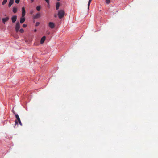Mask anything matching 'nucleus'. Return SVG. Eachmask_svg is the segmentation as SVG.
Listing matches in <instances>:
<instances>
[{
    "mask_svg": "<svg viewBox=\"0 0 158 158\" xmlns=\"http://www.w3.org/2000/svg\"><path fill=\"white\" fill-rule=\"evenodd\" d=\"M33 11H31L30 13L31 14L33 13Z\"/></svg>",
    "mask_w": 158,
    "mask_h": 158,
    "instance_id": "obj_27",
    "label": "nucleus"
},
{
    "mask_svg": "<svg viewBox=\"0 0 158 158\" xmlns=\"http://www.w3.org/2000/svg\"><path fill=\"white\" fill-rule=\"evenodd\" d=\"M27 26V25L26 24H24L23 25V27L24 28L26 27Z\"/></svg>",
    "mask_w": 158,
    "mask_h": 158,
    "instance_id": "obj_22",
    "label": "nucleus"
},
{
    "mask_svg": "<svg viewBox=\"0 0 158 158\" xmlns=\"http://www.w3.org/2000/svg\"><path fill=\"white\" fill-rule=\"evenodd\" d=\"M20 1V0H15V3L17 4H18L19 3Z\"/></svg>",
    "mask_w": 158,
    "mask_h": 158,
    "instance_id": "obj_21",
    "label": "nucleus"
},
{
    "mask_svg": "<svg viewBox=\"0 0 158 158\" xmlns=\"http://www.w3.org/2000/svg\"><path fill=\"white\" fill-rule=\"evenodd\" d=\"M49 27L51 29L54 28L55 26V24L52 22H50L48 23Z\"/></svg>",
    "mask_w": 158,
    "mask_h": 158,
    "instance_id": "obj_5",
    "label": "nucleus"
},
{
    "mask_svg": "<svg viewBox=\"0 0 158 158\" xmlns=\"http://www.w3.org/2000/svg\"><path fill=\"white\" fill-rule=\"evenodd\" d=\"M36 9L37 11H39L41 9V6L40 5L37 6L36 7Z\"/></svg>",
    "mask_w": 158,
    "mask_h": 158,
    "instance_id": "obj_14",
    "label": "nucleus"
},
{
    "mask_svg": "<svg viewBox=\"0 0 158 158\" xmlns=\"http://www.w3.org/2000/svg\"><path fill=\"white\" fill-rule=\"evenodd\" d=\"M17 11V9L16 7H14L13 8V12L14 13H15Z\"/></svg>",
    "mask_w": 158,
    "mask_h": 158,
    "instance_id": "obj_13",
    "label": "nucleus"
},
{
    "mask_svg": "<svg viewBox=\"0 0 158 158\" xmlns=\"http://www.w3.org/2000/svg\"><path fill=\"white\" fill-rule=\"evenodd\" d=\"M14 2V0H10L8 4V7H10Z\"/></svg>",
    "mask_w": 158,
    "mask_h": 158,
    "instance_id": "obj_10",
    "label": "nucleus"
},
{
    "mask_svg": "<svg viewBox=\"0 0 158 158\" xmlns=\"http://www.w3.org/2000/svg\"><path fill=\"white\" fill-rule=\"evenodd\" d=\"M110 0H106V3L107 4H108L110 3Z\"/></svg>",
    "mask_w": 158,
    "mask_h": 158,
    "instance_id": "obj_18",
    "label": "nucleus"
},
{
    "mask_svg": "<svg viewBox=\"0 0 158 158\" xmlns=\"http://www.w3.org/2000/svg\"><path fill=\"white\" fill-rule=\"evenodd\" d=\"M48 8H50V6L49 5H49L48 4Z\"/></svg>",
    "mask_w": 158,
    "mask_h": 158,
    "instance_id": "obj_25",
    "label": "nucleus"
},
{
    "mask_svg": "<svg viewBox=\"0 0 158 158\" xmlns=\"http://www.w3.org/2000/svg\"><path fill=\"white\" fill-rule=\"evenodd\" d=\"M40 24V23L39 22H37L36 23V24H35V26H38Z\"/></svg>",
    "mask_w": 158,
    "mask_h": 158,
    "instance_id": "obj_19",
    "label": "nucleus"
},
{
    "mask_svg": "<svg viewBox=\"0 0 158 158\" xmlns=\"http://www.w3.org/2000/svg\"><path fill=\"white\" fill-rule=\"evenodd\" d=\"M25 19L24 17H21L20 19V22L21 23H23L24 22V21H25Z\"/></svg>",
    "mask_w": 158,
    "mask_h": 158,
    "instance_id": "obj_11",
    "label": "nucleus"
},
{
    "mask_svg": "<svg viewBox=\"0 0 158 158\" xmlns=\"http://www.w3.org/2000/svg\"><path fill=\"white\" fill-rule=\"evenodd\" d=\"M92 0H89L88 4V9H89L90 6V5Z\"/></svg>",
    "mask_w": 158,
    "mask_h": 158,
    "instance_id": "obj_15",
    "label": "nucleus"
},
{
    "mask_svg": "<svg viewBox=\"0 0 158 158\" xmlns=\"http://www.w3.org/2000/svg\"><path fill=\"white\" fill-rule=\"evenodd\" d=\"M46 39L45 36H43L41 39L40 43L41 44H43L45 41Z\"/></svg>",
    "mask_w": 158,
    "mask_h": 158,
    "instance_id": "obj_9",
    "label": "nucleus"
},
{
    "mask_svg": "<svg viewBox=\"0 0 158 158\" xmlns=\"http://www.w3.org/2000/svg\"><path fill=\"white\" fill-rule=\"evenodd\" d=\"M64 10H59L58 13V18L60 19L62 18L64 16Z\"/></svg>",
    "mask_w": 158,
    "mask_h": 158,
    "instance_id": "obj_1",
    "label": "nucleus"
},
{
    "mask_svg": "<svg viewBox=\"0 0 158 158\" xmlns=\"http://www.w3.org/2000/svg\"><path fill=\"white\" fill-rule=\"evenodd\" d=\"M34 31L35 32H36L37 31V30L36 29H35L34 30Z\"/></svg>",
    "mask_w": 158,
    "mask_h": 158,
    "instance_id": "obj_28",
    "label": "nucleus"
},
{
    "mask_svg": "<svg viewBox=\"0 0 158 158\" xmlns=\"http://www.w3.org/2000/svg\"><path fill=\"white\" fill-rule=\"evenodd\" d=\"M55 17H56V16H55Z\"/></svg>",
    "mask_w": 158,
    "mask_h": 158,
    "instance_id": "obj_30",
    "label": "nucleus"
},
{
    "mask_svg": "<svg viewBox=\"0 0 158 158\" xmlns=\"http://www.w3.org/2000/svg\"><path fill=\"white\" fill-rule=\"evenodd\" d=\"M20 28V24L19 22H17L16 23L15 27V31L16 32H18Z\"/></svg>",
    "mask_w": 158,
    "mask_h": 158,
    "instance_id": "obj_2",
    "label": "nucleus"
},
{
    "mask_svg": "<svg viewBox=\"0 0 158 158\" xmlns=\"http://www.w3.org/2000/svg\"><path fill=\"white\" fill-rule=\"evenodd\" d=\"M41 16L40 14V13H37L35 15H33L32 17V19H35L39 18Z\"/></svg>",
    "mask_w": 158,
    "mask_h": 158,
    "instance_id": "obj_3",
    "label": "nucleus"
},
{
    "mask_svg": "<svg viewBox=\"0 0 158 158\" xmlns=\"http://www.w3.org/2000/svg\"><path fill=\"white\" fill-rule=\"evenodd\" d=\"M19 31L21 33H23L24 32V29L23 28H21L19 30Z\"/></svg>",
    "mask_w": 158,
    "mask_h": 158,
    "instance_id": "obj_17",
    "label": "nucleus"
},
{
    "mask_svg": "<svg viewBox=\"0 0 158 158\" xmlns=\"http://www.w3.org/2000/svg\"><path fill=\"white\" fill-rule=\"evenodd\" d=\"M31 0V3H33L34 1V0Z\"/></svg>",
    "mask_w": 158,
    "mask_h": 158,
    "instance_id": "obj_26",
    "label": "nucleus"
},
{
    "mask_svg": "<svg viewBox=\"0 0 158 158\" xmlns=\"http://www.w3.org/2000/svg\"><path fill=\"white\" fill-rule=\"evenodd\" d=\"M15 126H14V127L15 128V125H16V124H18V121H17V120H16L15 121Z\"/></svg>",
    "mask_w": 158,
    "mask_h": 158,
    "instance_id": "obj_20",
    "label": "nucleus"
},
{
    "mask_svg": "<svg viewBox=\"0 0 158 158\" xmlns=\"http://www.w3.org/2000/svg\"><path fill=\"white\" fill-rule=\"evenodd\" d=\"M17 16L16 15L13 16L11 17V21L12 23L15 22L17 20Z\"/></svg>",
    "mask_w": 158,
    "mask_h": 158,
    "instance_id": "obj_6",
    "label": "nucleus"
},
{
    "mask_svg": "<svg viewBox=\"0 0 158 158\" xmlns=\"http://www.w3.org/2000/svg\"><path fill=\"white\" fill-rule=\"evenodd\" d=\"M46 2H47L48 4L49 5V0H45Z\"/></svg>",
    "mask_w": 158,
    "mask_h": 158,
    "instance_id": "obj_23",
    "label": "nucleus"
},
{
    "mask_svg": "<svg viewBox=\"0 0 158 158\" xmlns=\"http://www.w3.org/2000/svg\"><path fill=\"white\" fill-rule=\"evenodd\" d=\"M7 0H3V1L2 2V4L3 5H4L7 2Z\"/></svg>",
    "mask_w": 158,
    "mask_h": 158,
    "instance_id": "obj_16",
    "label": "nucleus"
},
{
    "mask_svg": "<svg viewBox=\"0 0 158 158\" xmlns=\"http://www.w3.org/2000/svg\"><path fill=\"white\" fill-rule=\"evenodd\" d=\"M9 19V17H6L3 18L2 19V23L3 24H5L6 23V22Z\"/></svg>",
    "mask_w": 158,
    "mask_h": 158,
    "instance_id": "obj_7",
    "label": "nucleus"
},
{
    "mask_svg": "<svg viewBox=\"0 0 158 158\" xmlns=\"http://www.w3.org/2000/svg\"><path fill=\"white\" fill-rule=\"evenodd\" d=\"M15 117L16 118L17 120H18L19 123V124L21 126H22V124L21 122V120L20 119V118L18 114H16L15 115Z\"/></svg>",
    "mask_w": 158,
    "mask_h": 158,
    "instance_id": "obj_4",
    "label": "nucleus"
},
{
    "mask_svg": "<svg viewBox=\"0 0 158 158\" xmlns=\"http://www.w3.org/2000/svg\"><path fill=\"white\" fill-rule=\"evenodd\" d=\"M22 17H24L25 15L26 11L24 7H23L22 8Z\"/></svg>",
    "mask_w": 158,
    "mask_h": 158,
    "instance_id": "obj_8",
    "label": "nucleus"
},
{
    "mask_svg": "<svg viewBox=\"0 0 158 158\" xmlns=\"http://www.w3.org/2000/svg\"><path fill=\"white\" fill-rule=\"evenodd\" d=\"M60 6V4L59 2H56V10H58L59 9Z\"/></svg>",
    "mask_w": 158,
    "mask_h": 158,
    "instance_id": "obj_12",
    "label": "nucleus"
},
{
    "mask_svg": "<svg viewBox=\"0 0 158 158\" xmlns=\"http://www.w3.org/2000/svg\"><path fill=\"white\" fill-rule=\"evenodd\" d=\"M12 112H13V113L15 115V116L16 114H17L16 113H15V112L13 110H12Z\"/></svg>",
    "mask_w": 158,
    "mask_h": 158,
    "instance_id": "obj_24",
    "label": "nucleus"
},
{
    "mask_svg": "<svg viewBox=\"0 0 158 158\" xmlns=\"http://www.w3.org/2000/svg\"><path fill=\"white\" fill-rule=\"evenodd\" d=\"M49 33H48V35H49Z\"/></svg>",
    "mask_w": 158,
    "mask_h": 158,
    "instance_id": "obj_29",
    "label": "nucleus"
}]
</instances>
